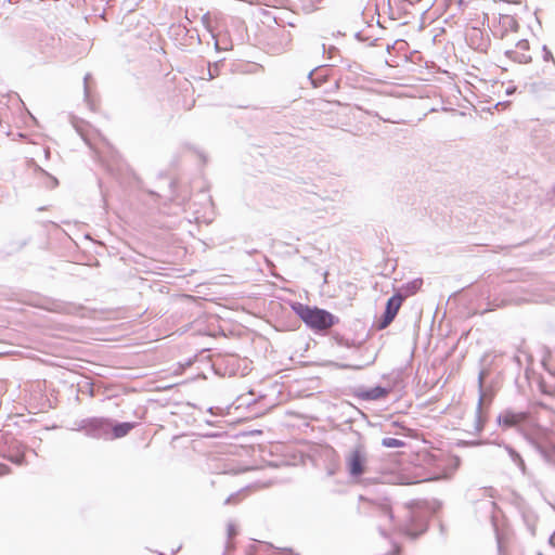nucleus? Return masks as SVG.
Instances as JSON below:
<instances>
[{"mask_svg": "<svg viewBox=\"0 0 555 555\" xmlns=\"http://www.w3.org/2000/svg\"><path fill=\"white\" fill-rule=\"evenodd\" d=\"M422 285H423L422 279H414L413 281H410V282L403 284L397 294H401V296H403V300H404L406 297H410V296H413L414 294H416L421 289Z\"/></svg>", "mask_w": 555, "mask_h": 555, "instance_id": "nucleus-10", "label": "nucleus"}, {"mask_svg": "<svg viewBox=\"0 0 555 555\" xmlns=\"http://www.w3.org/2000/svg\"><path fill=\"white\" fill-rule=\"evenodd\" d=\"M483 378H485V372L481 371L478 376V385H479V398H478V404H477V417L478 418L480 417L481 406H482V402H483V392H482Z\"/></svg>", "mask_w": 555, "mask_h": 555, "instance_id": "nucleus-15", "label": "nucleus"}, {"mask_svg": "<svg viewBox=\"0 0 555 555\" xmlns=\"http://www.w3.org/2000/svg\"><path fill=\"white\" fill-rule=\"evenodd\" d=\"M538 555H542L541 553H539Z\"/></svg>", "mask_w": 555, "mask_h": 555, "instance_id": "nucleus-34", "label": "nucleus"}, {"mask_svg": "<svg viewBox=\"0 0 555 555\" xmlns=\"http://www.w3.org/2000/svg\"><path fill=\"white\" fill-rule=\"evenodd\" d=\"M9 460L17 465H22L24 463V454H16L14 456H9Z\"/></svg>", "mask_w": 555, "mask_h": 555, "instance_id": "nucleus-23", "label": "nucleus"}, {"mask_svg": "<svg viewBox=\"0 0 555 555\" xmlns=\"http://www.w3.org/2000/svg\"><path fill=\"white\" fill-rule=\"evenodd\" d=\"M377 512L380 517L387 518L390 522H393V514L390 504L385 501L377 506Z\"/></svg>", "mask_w": 555, "mask_h": 555, "instance_id": "nucleus-13", "label": "nucleus"}, {"mask_svg": "<svg viewBox=\"0 0 555 555\" xmlns=\"http://www.w3.org/2000/svg\"><path fill=\"white\" fill-rule=\"evenodd\" d=\"M437 478H438L437 476L430 475V476L425 477L423 480H434Z\"/></svg>", "mask_w": 555, "mask_h": 555, "instance_id": "nucleus-29", "label": "nucleus"}, {"mask_svg": "<svg viewBox=\"0 0 555 555\" xmlns=\"http://www.w3.org/2000/svg\"><path fill=\"white\" fill-rule=\"evenodd\" d=\"M208 76H209V80L219 76V64L218 63H215L214 65H209Z\"/></svg>", "mask_w": 555, "mask_h": 555, "instance_id": "nucleus-21", "label": "nucleus"}, {"mask_svg": "<svg viewBox=\"0 0 555 555\" xmlns=\"http://www.w3.org/2000/svg\"><path fill=\"white\" fill-rule=\"evenodd\" d=\"M554 509H555V506H554Z\"/></svg>", "mask_w": 555, "mask_h": 555, "instance_id": "nucleus-35", "label": "nucleus"}, {"mask_svg": "<svg viewBox=\"0 0 555 555\" xmlns=\"http://www.w3.org/2000/svg\"><path fill=\"white\" fill-rule=\"evenodd\" d=\"M550 543L555 545V532L550 537Z\"/></svg>", "mask_w": 555, "mask_h": 555, "instance_id": "nucleus-30", "label": "nucleus"}, {"mask_svg": "<svg viewBox=\"0 0 555 555\" xmlns=\"http://www.w3.org/2000/svg\"><path fill=\"white\" fill-rule=\"evenodd\" d=\"M203 18H206V16H204ZM203 23H204V24H207V23H208V21L203 20Z\"/></svg>", "mask_w": 555, "mask_h": 555, "instance_id": "nucleus-32", "label": "nucleus"}, {"mask_svg": "<svg viewBox=\"0 0 555 555\" xmlns=\"http://www.w3.org/2000/svg\"><path fill=\"white\" fill-rule=\"evenodd\" d=\"M90 79H91V74L87 73L83 77V94H85V101L92 108V104L90 101V90H89V80Z\"/></svg>", "mask_w": 555, "mask_h": 555, "instance_id": "nucleus-19", "label": "nucleus"}, {"mask_svg": "<svg viewBox=\"0 0 555 555\" xmlns=\"http://www.w3.org/2000/svg\"><path fill=\"white\" fill-rule=\"evenodd\" d=\"M78 429L91 438L111 439L112 422L104 417L86 418L79 423Z\"/></svg>", "mask_w": 555, "mask_h": 555, "instance_id": "nucleus-3", "label": "nucleus"}, {"mask_svg": "<svg viewBox=\"0 0 555 555\" xmlns=\"http://www.w3.org/2000/svg\"><path fill=\"white\" fill-rule=\"evenodd\" d=\"M382 446L385 448H402L405 446V442L397 438L386 437L383 438Z\"/></svg>", "mask_w": 555, "mask_h": 555, "instance_id": "nucleus-17", "label": "nucleus"}, {"mask_svg": "<svg viewBox=\"0 0 555 555\" xmlns=\"http://www.w3.org/2000/svg\"><path fill=\"white\" fill-rule=\"evenodd\" d=\"M402 302L403 296H401V294H395L387 300L385 312L377 325L378 330L386 328L393 321Z\"/></svg>", "mask_w": 555, "mask_h": 555, "instance_id": "nucleus-6", "label": "nucleus"}, {"mask_svg": "<svg viewBox=\"0 0 555 555\" xmlns=\"http://www.w3.org/2000/svg\"><path fill=\"white\" fill-rule=\"evenodd\" d=\"M367 454L364 446H356L346 456V466L352 478H359L365 472Z\"/></svg>", "mask_w": 555, "mask_h": 555, "instance_id": "nucleus-4", "label": "nucleus"}, {"mask_svg": "<svg viewBox=\"0 0 555 555\" xmlns=\"http://www.w3.org/2000/svg\"><path fill=\"white\" fill-rule=\"evenodd\" d=\"M389 393V389L380 386H375L365 390H362L359 393V397L363 400H378L385 398Z\"/></svg>", "mask_w": 555, "mask_h": 555, "instance_id": "nucleus-9", "label": "nucleus"}, {"mask_svg": "<svg viewBox=\"0 0 555 555\" xmlns=\"http://www.w3.org/2000/svg\"><path fill=\"white\" fill-rule=\"evenodd\" d=\"M227 533H228L229 539H232L233 537H235L237 534V529H236V526L234 522H232V521L228 522Z\"/></svg>", "mask_w": 555, "mask_h": 555, "instance_id": "nucleus-22", "label": "nucleus"}, {"mask_svg": "<svg viewBox=\"0 0 555 555\" xmlns=\"http://www.w3.org/2000/svg\"><path fill=\"white\" fill-rule=\"evenodd\" d=\"M525 440L538 452H542V449L544 448V446H542L535 438H533L531 435H529L528 433L526 431H522L520 433Z\"/></svg>", "mask_w": 555, "mask_h": 555, "instance_id": "nucleus-18", "label": "nucleus"}, {"mask_svg": "<svg viewBox=\"0 0 555 555\" xmlns=\"http://www.w3.org/2000/svg\"><path fill=\"white\" fill-rule=\"evenodd\" d=\"M9 472V468L8 466L5 465H0V475H4Z\"/></svg>", "mask_w": 555, "mask_h": 555, "instance_id": "nucleus-27", "label": "nucleus"}, {"mask_svg": "<svg viewBox=\"0 0 555 555\" xmlns=\"http://www.w3.org/2000/svg\"><path fill=\"white\" fill-rule=\"evenodd\" d=\"M238 496V493L236 494H231L230 496H228L224 501V504L228 505V504H231L233 502H235V499Z\"/></svg>", "mask_w": 555, "mask_h": 555, "instance_id": "nucleus-24", "label": "nucleus"}, {"mask_svg": "<svg viewBox=\"0 0 555 555\" xmlns=\"http://www.w3.org/2000/svg\"><path fill=\"white\" fill-rule=\"evenodd\" d=\"M529 51V42L528 40H519L516 43V49L512 51H507L506 54L509 59L520 64H527L531 61V56L528 53Z\"/></svg>", "mask_w": 555, "mask_h": 555, "instance_id": "nucleus-8", "label": "nucleus"}, {"mask_svg": "<svg viewBox=\"0 0 555 555\" xmlns=\"http://www.w3.org/2000/svg\"><path fill=\"white\" fill-rule=\"evenodd\" d=\"M529 418V413L524 411H515L513 409L503 410L496 417L498 425L503 429L515 428L522 433V424Z\"/></svg>", "mask_w": 555, "mask_h": 555, "instance_id": "nucleus-5", "label": "nucleus"}, {"mask_svg": "<svg viewBox=\"0 0 555 555\" xmlns=\"http://www.w3.org/2000/svg\"><path fill=\"white\" fill-rule=\"evenodd\" d=\"M504 449L507 452L511 461L519 468L522 475H526L527 466L522 456L509 444H504Z\"/></svg>", "mask_w": 555, "mask_h": 555, "instance_id": "nucleus-11", "label": "nucleus"}, {"mask_svg": "<svg viewBox=\"0 0 555 555\" xmlns=\"http://www.w3.org/2000/svg\"><path fill=\"white\" fill-rule=\"evenodd\" d=\"M496 539H498V547H499V550H501V542H500L499 535L496 537Z\"/></svg>", "mask_w": 555, "mask_h": 555, "instance_id": "nucleus-31", "label": "nucleus"}, {"mask_svg": "<svg viewBox=\"0 0 555 555\" xmlns=\"http://www.w3.org/2000/svg\"><path fill=\"white\" fill-rule=\"evenodd\" d=\"M134 427L133 423H118L116 425L112 424L111 429V438H121L126 436L132 428Z\"/></svg>", "mask_w": 555, "mask_h": 555, "instance_id": "nucleus-12", "label": "nucleus"}, {"mask_svg": "<svg viewBox=\"0 0 555 555\" xmlns=\"http://www.w3.org/2000/svg\"><path fill=\"white\" fill-rule=\"evenodd\" d=\"M55 39L43 33L31 31L25 36L24 49L34 59L46 62L54 55Z\"/></svg>", "mask_w": 555, "mask_h": 555, "instance_id": "nucleus-2", "label": "nucleus"}, {"mask_svg": "<svg viewBox=\"0 0 555 555\" xmlns=\"http://www.w3.org/2000/svg\"><path fill=\"white\" fill-rule=\"evenodd\" d=\"M291 555H296V554L291 553Z\"/></svg>", "mask_w": 555, "mask_h": 555, "instance_id": "nucleus-33", "label": "nucleus"}, {"mask_svg": "<svg viewBox=\"0 0 555 555\" xmlns=\"http://www.w3.org/2000/svg\"><path fill=\"white\" fill-rule=\"evenodd\" d=\"M327 52L330 54L328 59H333V55L337 52V49L335 47H330Z\"/></svg>", "mask_w": 555, "mask_h": 555, "instance_id": "nucleus-26", "label": "nucleus"}, {"mask_svg": "<svg viewBox=\"0 0 555 555\" xmlns=\"http://www.w3.org/2000/svg\"><path fill=\"white\" fill-rule=\"evenodd\" d=\"M524 520L527 524L528 530L532 535L535 534V518L533 516L524 515Z\"/></svg>", "mask_w": 555, "mask_h": 555, "instance_id": "nucleus-20", "label": "nucleus"}, {"mask_svg": "<svg viewBox=\"0 0 555 555\" xmlns=\"http://www.w3.org/2000/svg\"><path fill=\"white\" fill-rule=\"evenodd\" d=\"M503 24L511 27V28H514L516 27V22L515 21H503Z\"/></svg>", "mask_w": 555, "mask_h": 555, "instance_id": "nucleus-25", "label": "nucleus"}, {"mask_svg": "<svg viewBox=\"0 0 555 555\" xmlns=\"http://www.w3.org/2000/svg\"><path fill=\"white\" fill-rule=\"evenodd\" d=\"M292 308L307 326L312 330L324 331L335 323L336 318L326 310L310 307L301 302H295L292 305Z\"/></svg>", "mask_w": 555, "mask_h": 555, "instance_id": "nucleus-1", "label": "nucleus"}, {"mask_svg": "<svg viewBox=\"0 0 555 555\" xmlns=\"http://www.w3.org/2000/svg\"><path fill=\"white\" fill-rule=\"evenodd\" d=\"M539 454L546 463L555 466V449L544 447Z\"/></svg>", "mask_w": 555, "mask_h": 555, "instance_id": "nucleus-16", "label": "nucleus"}, {"mask_svg": "<svg viewBox=\"0 0 555 555\" xmlns=\"http://www.w3.org/2000/svg\"><path fill=\"white\" fill-rule=\"evenodd\" d=\"M292 41V35L289 30L285 28H278L272 31L269 38V46L274 53L284 51Z\"/></svg>", "mask_w": 555, "mask_h": 555, "instance_id": "nucleus-7", "label": "nucleus"}, {"mask_svg": "<svg viewBox=\"0 0 555 555\" xmlns=\"http://www.w3.org/2000/svg\"><path fill=\"white\" fill-rule=\"evenodd\" d=\"M378 530H379V532H380V534H382V535H384V537H386V535H387V534H386V529L384 528V526H383V525H379V526H378Z\"/></svg>", "mask_w": 555, "mask_h": 555, "instance_id": "nucleus-28", "label": "nucleus"}, {"mask_svg": "<svg viewBox=\"0 0 555 555\" xmlns=\"http://www.w3.org/2000/svg\"><path fill=\"white\" fill-rule=\"evenodd\" d=\"M393 528L408 534V535H411L412 538H416L421 532H423L425 530V529H421L420 531L416 532L411 527V524H399V522H393Z\"/></svg>", "mask_w": 555, "mask_h": 555, "instance_id": "nucleus-14", "label": "nucleus"}]
</instances>
